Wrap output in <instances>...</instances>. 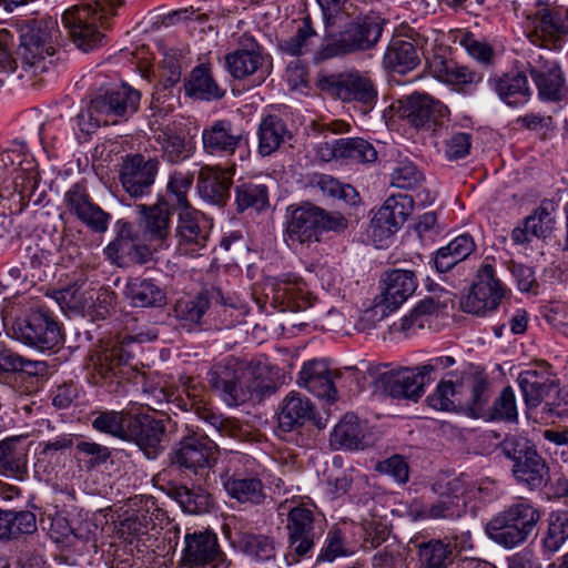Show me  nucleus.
<instances>
[{"mask_svg":"<svg viewBox=\"0 0 568 568\" xmlns=\"http://www.w3.org/2000/svg\"><path fill=\"white\" fill-rule=\"evenodd\" d=\"M211 223L201 212L185 209L176 225L178 250L184 255H195L205 248L210 239Z\"/></svg>","mask_w":568,"mask_h":568,"instance_id":"16","label":"nucleus"},{"mask_svg":"<svg viewBox=\"0 0 568 568\" xmlns=\"http://www.w3.org/2000/svg\"><path fill=\"white\" fill-rule=\"evenodd\" d=\"M158 487L170 498L175 500L185 513L202 514L212 507V496L201 486L189 488L183 484L168 479L165 474L155 478Z\"/></svg>","mask_w":568,"mask_h":568,"instance_id":"26","label":"nucleus"},{"mask_svg":"<svg viewBox=\"0 0 568 568\" xmlns=\"http://www.w3.org/2000/svg\"><path fill=\"white\" fill-rule=\"evenodd\" d=\"M531 31L528 38L535 44L545 45L567 31V26L557 9L548 7L538 9L534 14L527 16Z\"/></svg>","mask_w":568,"mask_h":568,"instance_id":"33","label":"nucleus"},{"mask_svg":"<svg viewBox=\"0 0 568 568\" xmlns=\"http://www.w3.org/2000/svg\"><path fill=\"white\" fill-rule=\"evenodd\" d=\"M338 26L339 30L317 50L316 60L323 61L368 51L378 43L383 33V20L378 17L358 16Z\"/></svg>","mask_w":568,"mask_h":568,"instance_id":"2","label":"nucleus"},{"mask_svg":"<svg viewBox=\"0 0 568 568\" xmlns=\"http://www.w3.org/2000/svg\"><path fill=\"white\" fill-rule=\"evenodd\" d=\"M140 100L141 93L138 90L122 84L92 99L88 108L78 114V125L82 132L91 133L102 124H114L119 119L134 114Z\"/></svg>","mask_w":568,"mask_h":568,"instance_id":"5","label":"nucleus"},{"mask_svg":"<svg viewBox=\"0 0 568 568\" xmlns=\"http://www.w3.org/2000/svg\"><path fill=\"white\" fill-rule=\"evenodd\" d=\"M478 281L471 286L466 296L462 298V308L466 313L485 315L494 311L505 296V288L495 277V270L487 257L477 273Z\"/></svg>","mask_w":568,"mask_h":568,"instance_id":"11","label":"nucleus"},{"mask_svg":"<svg viewBox=\"0 0 568 568\" xmlns=\"http://www.w3.org/2000/svg\"><path fill=\"white\" fill-rule=\"evenodd\" d=\"M13 335L22 343L49 351L62 342V334L59 324L47 312L32 311L24 318L13 324Z\"/></svg>","mask_w":568,"mask_h":568,"instance_id":"10","label":"nucleus"},{"mask_svg":"<svg viewBox=\"0 0 568 568\" xmlns=\"http://www.w3.org/2000/svg\"><path fill=\"white\" fill-rule=\"evenodd\" d=\"M163 59H162V75L171 84L180 81L182 74L181 59L183 57V50L174 47H160Z\"/></svg>","mask_w":568,"mask_h":568,"instance_id":"64","label":"nucleus"},{"mask_svg":"<svg viewBox=\"0 0 568 568\" xmlns=\"http://www.w3.org/2000/svg\"><path fill=\"white\" fill-rule=\"evenodd\" d=\"M159 166L160 162L156 159L145 160L141 154L126 156L120 171V181L124 191L133 197L150 194Z\"/></svg>","mask_w":568,"mask_h":568,"instance_id":"19","label":"nucleus"},{"mask_svg":"<svg viewBox=\"0 0 568 568\" xmlns=\"http://www.w3.org/2000/svg\"><path fill=\"white\" fill-rule=\"evenodd\" d=\"M429 68L434 77L450 85L462 87L481 81L479 73L454 60H446L442 57H435L429 62Z\"/></svg>","mask_w":568,"mask_h":568,"instance_id":"40","label":"nucleus"},{"mask_svg":"<svg viewBox=\"0 0 568 568\" xmlns=\"http://www.w3.org/2000/svg\"><path fill=\"white\" fill-rule=\"evenodd\" d=\"M59 38L58 21L51 17L23 22L17 50L18 67L32 74L45 71V59L54 54V43Z\"/></svg>","mask_w":568,"mask_h":568,"instance_id":"4","label":"nucleus"},{"mask_svg":"<svg viewBox=\"0 0 568 568\" xmlns=\"http://www.w3.org/2000/svg\"><path fill=\"white\" fill-rule=\"evenodd\" d=\"M318 214L320 206L310 203L291 210L285 226V240L300 244L320 242Z\"/></svg>","mask_w":568,"mask_h":568,"instance_id":"24","label":"nucleus"},{"mask_svg":"<svg viewBox=\"0 0 568 568\" xmlns=\"http://www.w3.org/2000/svg\"><path fill=\"white\" fill-rule=\"evenodd\" d=\"M385 288L376 297V308H382V315L398 308L416 290L417 278L413 271L392 270L385 274Z\"/></svg>","mask_w":568,"mask_h":568,"instance_id":"23","label":"nucleus"},{"mask_svg":"<svg viewBox=\"0 0 568 568\" xmlns=\"http://www.w3.org/2000/svg\"><path fill=\"white\" fill-rule=\"evenodd\" d=\"M132 415L126 410L95 412L92 427L100 433L125 440Z\"/></svg>","mask_w":568,"mask_h":568,"instance_id":"49","label":"nucleus"},{"mask_svg":"<svg viewBox=\"0 0 568 568\" xmlns=\"http://www.w3.org/2000/svg\"><path fill=\"white\" fill-rule=\"evenodd\" d=\"M222 483L227 495L241 504L258 505L264 498V487L260 478L245 476L240 471L222 476Z\"/></svg>","mask_w":568,"mask_h":568,"instance_id":"37","label":"nucleus"},{"mask_svg":"<svg viewBox=\"0 0 568 568\" xmlns=\"http://www.w3.org/2000/svg\"><path fill=\"white\" fill-rule=\"evenodd\" d=\"M511 471L517 481L531 489L540 488L549 480V467L538 452L520 463L513 464Z\"/></svg>","mask_w":568,"mask_h":568,"instance_id":"44","label":"nucleus"},{"mask_svg":"<svg viewBox=\"0 0 568 568\" xmlns=\"http://www.w3.org/2000/svg\"><path fill=\"white\" fill-rule=\"evenodd\" d=\"M230 561L220 548L217 536L210 531H194L184 536L180 565L185 568H229Z\"/></svg>","mask_w":568,"mask_h":568,"instance_id":"13","label":"nucleus"},{"mask_svg":"<svg viewBox=\"0 0 568 568\" xmlns=\"http://www.w3.org/2000/svg\"><path fill=\"white\" fill-rule=\"evenodd\" d=\"M476 248L469 234H462L450 241L446 246L437 250L434 265L437 272L446 273L459 262L466 260Z\"/></svg>","mask_w":568,"mask_h":568,"instance_id":"41","label":"nucleus"},{"mask_svg":"<svg viewBox=\"0 0 568 568\" xmlns=\"http://www.w3.org/2000/svg\"><path fill=\"white\" fill-rule=\"evenodd\" d=\"M464 513L463 503L439 497L435 503L423 507L422 517L427 519H454L459 518Z\"/></svg>","mask_w":568,"mask_h":568,"instance_id":"59","label":"nucleus"},{"mask_svg":"<svg viewBox=\"0 0 568 568\" xmlns=\"http://www.w3.org/2000/svg\"><path fill=\"white\" fill-rule=\"evenodd\" d=\"M365 438V424L347 413L334 427L329 442L335 449L363 450L367 446Z\"/></svg>","mask_w":568,"mask_h":568,"instance_id":"36","label":"nucleus"},{"mask_svg":"<svg viewBox=\"0 0 568 568\" xmlns=\"http://www.w3.org/2000/svg\"><path fill=\"white\" fill-rule=\"evenodd\" d=\"M489 416L493 419L511 423L518 420L516 395L510 386L505 387L494 400Z\"/></svg>","mask_w":568,"mask_h":568,"instance_id":"58","label":"nucleus"},{"mask_svg":"<svg viewBox=\"0 0 568 568\" xmlns=\"http://www.w3.org/2000/svg\"><path fill=\"white\" fill-rule=\"evenodd\" d=\"M529 71L541 100L558 102L568 97L565 74L556 61H534Z\"/></svg>","mask_w":568,"mask_h":568,"instance_id":"21","label":"nucleus"},{"mask_svg":"<svg viewBox=\"0 0 568 568\" xmlns=\"http://www.w3.org/2000/svg\"><path fill=\"white\" fill-rule=\"evenodd\" d=\"M488 82L500 100L510 106L527 103L531 95L527 77L523 72L517 71L494 75L489 78Z\"/></svg>","mask_w":568,"mask_h":568,"instance_id":"35","label":"nucleus"},{"mask_svg":"<svg viewBox=\"0 0 568 568\" xmlns=\"http://www.w3.org/2000/svg\"><path fill=\"white\" fill-rule=\"evenodd\" d=\"M217 445L207 436L193 434L183 437L169 454L170 466L207 485L217 460Z\"/></svg>","mask_w":568,"mask_h":568,"instance_id":"6","label":"nucleus"},{"mask_svg":"<svg viewBox=\"0 0 568 568\" xmlns=\"http://www.w3.org/2000/svg\"><path fill=\"white\" fill-rule=\"evenodd\" d=\"M392 185L398 189H414L424 180L423 173L410 161H400L394 169Z\"/></svg>","mask_w":568,"mask_h":568,"instance_id":"60","label":"nucleus"},{"mask_svg":"<svg viewBox=\"0 0 568 568\" xmlns=\"http://www.w3.org/2000/svg\"><path fill=\"white\" fill-rule=\"evenodd\" d=\"M251 19L257 29L268 33L281 19L280 6L273 1L262 2L252 9Z\"/></svg>","mask_w":568,"mask_h":568,"instance_id":"61","label":"nucleus"},{"mask_svg":"<svg viewBox=\"0 0 568 568\" xmlns=\"http://www.w3.org/2000/svg\"><path fill=\"white\" fill-rule=\"evenodd\" d=\"M123 294L133 307H161L166 302L163 288L149 278H130Z\"/></svg>","mask_w":568,"mask_h":568,"instance_id":"38","label":"nucleus"},{"mask_svg":"<svg viewBox=\"0 0 568 568\" xmlns=\"http://www.w3.org/2000/svg\"><path fill=\"white\" fill-rule=\"evenodd\" d=\"M518 384L529 409L538 407L552 392H556L555 379L546 366L521 372Z\"/></svg>","mask_w":568,"mask_h":568,"instance_id":"30","label":"nucleus"},{"mask_svg":"<svg viewBox=\"0 0 568 568\" xmlns=\"http://www.w3.org/2000/svg\"><path fill=\"white\" fill-rule=\"evenodd\" d=\"M540 520V511L529 500L518 498L497 513L485 527L490 540L507 549L527 541Z\"/></svg>","mask_w":568,"mask_h":568,"instance_id":"3","label":"nucleus"},{"mask_svg":"<svg viewBox=\"0 0 568 568\" xmlns=\"http://www.w3.org/2000/svg\"><path fill=\"white\" fill-rule=\"evenodd\" d=\"M568 538V511L551 515L545 544L551 551H556Z\"/></svg>","mask_w":568,"mask_h":568,"instance_id":"63","label":"nucleus"},{"mask_svg":"<svg viewBox=\"0 0 568 568\" xmlns=\"http://www.w3.org/2000/svg\"><path fill=\"white\" fill-rule=\"evenodd\" d=\"M464 400L462 376L450 373L442 381L436 390L427 397L428 405L437 410H454Z\"/></svg>","mask_w":568,"mask_h":568,"instance_id":"45","label":"nucleus"},{"mask_svg":"<svg viewBox=\"0 0 568 568\" xmlns=\"http://www.w3.org/2000/svg\"><path fill=\"white\" fill-rule=\"evenodd\" d=\"M419 43L410 38H393L384 52L382 64L387 71L406 74L420 64Z\"/></svg>","mask_w":568,"mask_h":568,"instance_id":"31","label":"nucleus"},{"mask_svg":"<svg viewBox=\"0 0 568 568\" xmlns=\"http://www.w3.org/2000/svg\"><path fill=\"white\" fill-rule=\"evenodd\" d=\"M109 12L108 3H81L63 12L62 23L79 49L91 51L103 42V29Z\"/></svg>","mask_w":568,"mask_h":568,"instance_id":"7","label":"nucleus"},{"mask_svg":"<svg viewBox=\"0 0 568 568\" xmlns=\"http://www.w3.org/2000/svg\"><path fill=\"white\" fill-rule=\"evenodd\" d=\"M186 91L189 95L205 101L221 99L225 93V91L217 85L210 69L205 65H199L191 72Z\"/></svg>","mask_w":568,"mask_h":568,"instance_id":"50","label":"nucleus"},{"mask_svg":"<svg viewBox=\"0 0 568 568\" xmlns=\"http://www.w3.org/2000/svg\"><path fill=\"white\" fill-rule=\"evenodd\" d=\"M398 113L410 125L437 132L448 122L449 111L439 100L427 93L414 92L399 101Z\"/></svg>","mask_w":568,"mask_h":568,"instance_id":"9","label":"nucleus"},{"mask_svg":"<svg viewBox=\"0 0 568 568\" xmlns=\"http://www.w3.org/2000/svg\"><path fill=\"white\" fill-rule=\"evenodd\" d=\"M165 427L161 420L150 415H132L125 440L134 442L144 455L153 459L162 450L161 442Z\"/></svg>","mask_w":568,"mask_h":568,"instance_id":"25","label":"nucleus"},{"mask_svg":"<svg viewBox=\"0 0 568 568\" xmlns=\"http://www.w3.org/2000/svg\"><path fill=\"white\" fill-rule=\"evenodd\" d=\"M326 27L342 23L355 16L356 7L352 0H316Z\"/></svg>","mask_w":568,"mask_h":568,"instance_id":"56","label":"nucleus"},{"mask_svg":"<svg viewBox=\"0 0 568 568\" xmlns=\"http://www.w3.org/2000/svg\"><path fill=\"white\" fill-rule=\"evenodd\" d=\"M287 542L296 560L308 556L315 540L323 534L322 520L305 506H295L287 514Z\"/></svg>","mask_w":568,"mask_h":568,"instance_id":"12","label":"nucleus"},{"mask_svg":"<svg viewBox=\"0 0 568 568\" xmlns=\"http://www.w3.org/2000/svg\"><path fill=\"white\" fill-rule=\"evenodd\" d=\"M413 209L414 200L410 195H390L374 215L373 226L378 229L382 235L389 236L406 222Z\"/></svg>","mask_w":568,"mask_h":568,"instance_id":"27","label":"nucleus"},{"mask_svg":"<svg viewBox=\"0 0 568 568\" xmlns=\"http://www.w3.org/2000/svg\"><path fill=\"white\" fill-rule=\"evenodd\" d=\"M321 91L343 102H357L364 112L372 110L377 101V88L367 72L349 70L322 75L317 81Z\"/></svg>","mask_w":568,"mask_h":568,"instance_id":"8","label":"nucleus"},{"mask_svg":"<svg viewBox=\"0 0 568 568\" xmlns=\"http://www.w3.org/2000/svg\"><path fill=\"white\" fill-rule=\"evenodd\" d=\"M64 205L85 226L97 233L108 230L110 215L95 204L83 183L73 184L64 194Z\"/></svg>","mask_w":568,"mask_h":568,"instance_id":"18","label":"nucleus"},{"mask_svg":"<svg viewBox=\"0 0 568 568\" xmlns=\"http://www.w3.org/2000/svg\"><path fill=\"white\" fill-rule=\"evenodd\" d=\"M130 357V354L122 346L115 345L101 353L94 364V371L104 379L122 377L125 374Z\"/></svg>","mask_w":568,"mask_h":568,"instance_id":"51","label":"nucleus"},{"mask_svg":"<svg viewBox=\"0 0 568 568\" xmlns=\"http://www.w3.org/2000/svg\"><path fill=\"white\" fill-rule=\"evenodd\" d=\"M313 415V405L307 397L291 392L284 399L278 414V426L284 432H291L302 426Z\"/></svg>","mask_w":568,"mask_h":568,"instance_id":"39","label":"nucleus"},{"mask_svg":"<svg viewBox=\"0 0 568 568\" xmlns=\"http://www.w3.org/2000/svg\"><path fill=\"white\" fill-rule=\"evenodd\" d=\"M232 175L217 166L204 165L199 171L197 191L210 204L224 206L230 199Z\"/></svg>","mask_w":568,"mask_h":568,"instance_id":"29","label":"nucleus"},{"mask_svg":"<svg viewBox=\"0 0 568 568\" xmlns=\"http://www.w3.org/2000/svg\"><path fill=\"white\" fill-rule=\"evenodd\" d=\"M239 547L245 555L256 561H267L275 557V542L266 535L241 532Z\"/></svg>","mask_w":568,"mask_h":568,"instance_id":"53","label":"nucleus"},{"mask_svg":"<svg viewBox=\"0 0 568 568\" xmlns=\"http://www.w3.org/2000/svg\"><path fill=\"white\" fill-rule=\"evenodd\" d=\"M339 156L354 163H372L377 160V151L366 140L362 138H342L339 139Z\"/></svg>","mask_w":568,"mask_h":568,"instance_id":"54","label":"nucleus"},{"mask_svg":"<svg viewBox=\"0 0 568 568\" xmlns=\"http://www.w3.org/2000/svg\"><path fill=\"white\" fill-rule=\"evenodd\" d=\"M201 138L203 151L213 156L231 158L248 144V134L226 119L206 125Z\"/></svg>","mask_w":568,"mask_h":568,"instance_id":"14","label":"nucleus"},{"mask_svg":"<svg viewBox=\"0 0 568 568\" xmlns=\"http://www.w3.org/2000/svg\"><path fill=\"white\" fill-rule=\"evenodd\" d=\"M486 489L483 483L474 480L466 474L440 476L433 484V491L438 497L463 503L464 510L468 501L483 497Z\"/></svg>","mask_w":568,"mask_h":568,"instance_id":"28","label":"nucleus"},{"mask_svg":"<svg viewBox=\"0 0 568 568\" xmlns=\"http://www.w3.org/2000/svg\"><path fill=\"white\" fill-rule=\"evenodd\" d=\"M29 444L27 436L0 440V475L19 478L27 473Z\"/></svg>","mask_w":568,"mask_h":568,"instance_id":"34","label":"nucleus"},{"mask_svg":"<svg viewBox=\"0 0 568 568\" xmlns=\"http://www.w3.org/2000/svg\"><path fill=\"white\" fill-rule=\"evenodd\" d=\"M142 239L152 243L155 248L169 247L171 235L172 211L165 202L153 205L139 204L135 206Z\"/></svg>","mask_w":568,"mask_h":568,"instance_id":"17","label":"nucleus"},{"mask_svg":"<svg viewBox=\"0 0 568 568\" xmlns=\"http://www.w3.org/2000/svg\"><path fill=\"white\" fill-rule=\"evenodd\" d=\"M554 211V204L545 201L525 219V225L534 236L546 239L550 235L555 226Z\"/></svg>","mask_w":568,"mask_h":568,"instance_id":"55","label":"nucleus"},{"mask_svg":"<svg viewBox=\"0 0 568 568\" xmlns=\"http://www.w3.org/2000/svg\"><path fill=\"white\" fill-rule=\"evenodd\" d=\"M416 548L417 568H448L452 561V546L440 539L413 541Z\"/></svg>","mask_w":568,"mask_h":568,"instance_id":"42","label":"nucleus"},{"mask_svg":"<svg viewBox=\"0 0 568 568\" xmlns=\"http://www.w3.org/2000/svg\"><path fill=\"white\" fill-rule=\"evenodd\" d=\"M220 291L213 288L211 293H200L190 298H181L175 304V316L184 325H193L200 323L201 318L210 306V298L217 297Z\"/></svg>","mask_w":568,"mask_h":568,"instance_id":"48","label":"nucleus"},{"mask_svg":"<svg viewBox=\"0 0 568 568\" xmlns=\"http://www.w3.org/2000/svg\"><path fill=\"white\" fill-rule=\"evenodd\" d=\"M258 153L267 156L275 152L286 140L291 138L285 122L277 115L270 114L258 126Z\"/></svg>","mask_w":568,"mask_h":568,"instance_id":"43","label":"nucleus"},{"mask_svg":"<svg viewBox=\"0 0 568 568\" xmlns=\"http://www.w3.org/2000/svg\"><path fill=\"white\" fill-rule=\"evenodd\" d=\"M154 141L161 158L171 164L182 163L196 151V142L192 135L175 125H165L154 131Z\"/></svg>","mask_w":568,"mask_h":568,"instance_id":"22","label":"nucleus"},{"mask_svg":"<svg viewBox=\"0 0 568 568\" xmlns=\"http://www.w3.org/2000/svg\"><path fill=\"white\" fill-rule=\"evenodd\" d=\"M315 31L312 26V19L307 14L305 16L301 23L297 27L296 34L288 39H282L280 41L281 49L292 55H297L303 52V47L305 45L308 38L315 36Z\"/></svg>","mask_w":568,"mask_h":568,"instance_id":"62","label":"nucleus"},{"mask_svg":"<svg viewBox=\"0 0 568 568\" xmlns=\"http://www.w3.org/2000/svg\"><path fill=\"white\" fill-rule=\"evenodd\" d=\"M427 382L419 367L394 368L378 374L375 388L393 398L417 402L423 396Z\"/></svg>","mask_w":568,"mask_h":568,"instance_id":"15","label":"nucleus"},{"mask_svg":"<svg viewBox=\"0 0 568 568\" xmlns=\"http://www.w3.org/2000/svg\"><path fill=\"white\" fill-rule=\"evenodd\" d=\"M463 390L469 392L465 404L474 416H481L489 399V386L484 373H465L462 375Z\"/></svg>","mask_w":568,"mask_h":568,"instance_id":"46","label":"nucleus"},{"mask_svg":"<svg viewBox=\"0 0 568 568\" xmlns=\"http://www.w3.org/2000/svg\"><path fill=\"white\" fill-rule=\"evenodd\" d=\"M298 385L318 398L334 402L337 390L333 381V373L324 361H308L298 375Z\"/></svg>","mask_w":568,"mask_h":568,"instance_id":"32","label":"nucleus"},{"mask_svg":"<svg viewBox=\"0 0 568 568\" xmlns=\"http://www.w3.org/2000/svg\"><path fill=\"white\" fill-rule=\"evenodd\" d=\"M499 449L513 464L520 463L537 452L535 445L527 437L520 435L506 436L500 443Z\"/></svg>","mask_w":568,"mask_h":568,"instance_id":"57","label":"nucleus"},{"mask_svg":"<svg viewBox=\"0 0 568 568\" xmlns=\"http://www.w3.org/2000/svg\"><path fill=\"white\" fill-rule=\"evenodd\" d=\"M239 49L225 57V65L235 79H244L256 72L262 73V80L267 70H264L266 57L252 34L242 33L237 37Z\"/></svg>","mask_w":568,"mask_h":568,"instance_id":"20","label":"nucleus"},{"mask_svg":"<svg viewBox=\"0 0 568 568\" xmlns=\"http://www.w3.org/2000/svg\"><path fill=\"white\" fill-rule=\"evenodd\" d=\"M274 300L294 312L303 311L312 305L311 295L306 285L301 280H284L280 282L275 290Z\"/></svg>","mask_w":568,"mask_h":568,"instance_id":"47","label":"nucleus"},{"mask_svg":"<svg viewBox=\"0 0 568 568\" xmlns=\"http://www.w3.org/2000/svg\"><path fill=\"white\" fill-rule=\"evenodd\" d=\"M207 382L229 406H237L268 388V369L261 362L229 357L207 373Z\"/></svg>","mask_w":568,"mask_h":568,"instance_id":"1","label":"nucleus"},{"mask_svg":"<svg viewBox=\"0 0 568 568\" xmlns=\"http://www.w3.org/2000/svg\"><path fill=\"white\" fill-rule=\"evenodd\" d=\"M237 210L243 212L250 207L262 211L268 205V192L264 184L243 181L235 186Z\"/></svg>","mask_w":568,"mask_h":568,"instance_id":"52","label":"nucleus"}]
</instances>
